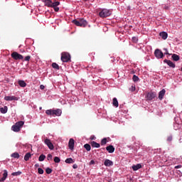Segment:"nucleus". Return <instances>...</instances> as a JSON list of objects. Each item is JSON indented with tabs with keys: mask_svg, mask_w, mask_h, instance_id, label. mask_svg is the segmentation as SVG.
<instances>
[{
	"mask_svg": "<svg viewBox=\"0 0 182 182\" xmlns=\"http://www.w3.org/2000/svg\"><path fill=\"white\" fill-rule=\"evenodd\" d=\"M164 9H168V6H164Z\"/></svg>",
	"mask_w": 182,
	"mask_h": 182,
	"instance_id": "3c124183",
	"label": "nucleus"
},
{
	"mask_svg": "<svg viewBox=\"0 0 182 182\" xmlns=\"http://www.w3.org/2000/svg\"><path fill=\"white\" fill-rule=\"evenodd\" d=\"M65 163L67 164H73V163H75V160L72 158H68L67 159H65Z\"/></svg>",
	"mask_w": 182,
	"mask_h": 182,
	"instance_id": "5701e85b",
	"label": "nucleus"
},
{
	"mask_svg": "<svg viewBox=\"0 0 182 182\" xmlns=\"http://www.w3.org/2000/svg\"><path fill=\"white\" fill-rule=\"evenodd\" d=\"M146 97V100H153V99H154V97H156V92H149L147 93Z\"/></svg>",
	"mask_w": 182,
	"mask_h": 182,
	"instance_id": "6e6552de",
	"label": "nucleus"
},
{
	"mask_svg": "<svg viewBox=\"0 0 182 182\" xmlns=\"http://www.w3.org/2000/svg\"><path fill=\"white\" fill-rule=\"evenodd\" d=\"M42 2H44L45 6H48V8H50L52 6V0H41Z\"/></svg>",
	"mask_w": 182,
	"mask_h": 182,
	"instance_id": "ddd939ff",
	"label": "nucleus"
},
{
	"mask_svg": "<svg viewBox=\"0 0 182 182\" xmlns=\"http://www.w3.org/2000/svg\"><path fill=\"white\" fill-rule=\"evenodd\" d=\"M30 157H31V153L28 152V153L26 154V155L24 156L25 161H28L29 160Z\"/></svg>",
	"mask_w": 182,
	"mask_h": 182,
	"instance_id": "bb28decb",
	"label": "nucleus"
},
{
	"mask_svg": "<svg viewBox=\"0 0 182 182\" xmlns=\"http://www.w3.org/2000/svg\"><path fill=\"white\" fill-rule=\"evenodd\" d=\"M45 144H46V146H48V149H50V150H53L54 146H53V144H52V142L50 141V139H46L44 141Z\"/></svg>",
	"mask_w": 182,
	"mask_h": 182,
	"instance_id": "1a4fd4ad",
	"label": "nucleus"
},
{
	"mask_svg": "<svg viewBox=\"0 0 182 182\" xmlns=\"http://www.w3.org/2000/svg\"><path fill=\"white\" fill-rule=\"evenodd\" d=\"M73 23L76 26H80L81 28H86L87 26V21L85 18L75 19L73 21Z\"/></svg>",
	"mask_w": 182,
	"mask_h": 182,
	"instance_id": "f257e3e1",
	"label": "nucleus"
},
{
	"mask_svg": "<svg viewBox=\"0 0 182 182\" xmlns=\"http://www.w3.org/2000/svg\"><path fill=\"white\" fill-rule=\"evenodd\" d=\"M106 150L108 151V153H114V146L109 145L106 147Z\"/></svg>",
	"mask_w": 182,
	"mask_h": 182,
	"instance_id": "2eb2a0df",
	"label": "nucleus"
},
{
	"mask_svg": "<svg viewBox=\"0 0 182 182\" xmlns=\"http://www.w3.org/2000/svg\"><path fill=\"white\" fill-rule=\"evenodd\" d=\"M40 89H41V90H43V89H45V86L43 85H40Z\"/></svg>",
	"mask_w": 182,
	"mask_h": 182,
	"instance_id": "49530a36",
	"label": "nucleus"
},
{
	"mask_svg": "<svg viewBox=\"0 0 182 182\" xmlns=\"http://www.w3.org/2000/svg\"><path fill=\"white\" fill-rule=\"evenodd\" d=\"M11 156V157H13V159H19L20 157L19 154L18 152H14Z\"/></svg>",
	"mask_w": 182,
	"mask_h": 182,
	"instance_id": "a878e982",
	"label": "nucleus"
},
{
	"mask_svg": "<svg viewBox=\"0 0 182 182\" xmlns=\"http://www.w3.org/2000/svg\"><path fill=\"white\" fill-rule=\"evenodd\" d=\"M154 55L157 59H162V58H164V54L159 49L155 50Z\"/></svg>",
	"mask_w": 182,
	"mask_h": 182,
	"instance_id": "0eeeda50",
	"label": "nucleus"
},
{
	"mask_svg": "<svg viewBox=\"0 0 182 182\" xmlns=\"http://www.w3.org/2000/svg\"><path fill=\"white\" fill-rule=\"evenodd\" d=\"M171 140H173V136H168L167 141H171Z\"/></svg>",
	"mask_w": 182,
	"mask_h": 182,
	"instance_id": "79ce46f5",
	"label": "nucleus"
},
{
	"mask_svg": "<svg viewBox=\"0 0 182 182\" xmlns=\"http://www.w3.org/2000/svg\"><path fill=\"white\" fill-rule=\"evenodd\" d=\"M175 168H181V165L176 166Z\"/></svg>",
	"mask_w": 182,
	"mask_h": 182,
	"instance_id": "de8ad7c7",
	"label": "nucleus"
},
{
	"mask_svg": "<svg viewBox=\"0 0 182 182\" xmlns=\"http://www.w3.org/2000/svg\"><path fill=\"white\" fill-rule=\"evenodd\" d=\"M172 59L175 62H178V60H180V56H178V55H177V54H173Z\"/></svg>",
	"mask_w": 182,
	"mask_h": 182,
	"instance_id": "4be33fe9",
	"label": "nucleus"
},
{
	"mask_svg": "<svg viewBox=\"0 0 182 182\" xmlns=\"http://www.w3.org/2000/svg\"><path fill=\"white\" fill-rule=\"evenodd\" d=\"M22 174L21 171H17V172H14L11 173V176H21Z\"/></svg>",
	"mask_w": 182,
	"mask_h": 182,
	"instance_id": "72a5a7b5",
	"label": "nucleus"
},
{
	"mask_svg": "<svg viewBox=\"0 0 182 182\" xmlns=\"http://www.w3.org/2000/svg\"><path fill=\"white\" fill-rule=\"evenodd\" d=\"M52 67L53 68V69H57V70H59V65H58V63H53Z\"/></svg>",
	"mask_w": 182,
	"mask_h": 182,
	"instance_id": "c756f323",
	"label": "nucleus"
},
{
	"mask_svg": "<svg viewBox=\"0 0 182 182\" xmlns=\"http://www.w3.org/2000/svg\"><path fill=\"white\" fill-rule=\"evenodd\" d=\"M112 105L114 107H119V102L117 101V98H113Z\"/></svg>",
	"mask_w": 182,
	"mask_h": 182,
	"instance_id": "412c9836",
	"label": "nucleus"
},
{
	"mask_svg": "<svg viewBox=\"0 0 182 182\" xmlns=\"http://www.w3.org/2000/svg\"><path fill=\"white\" fill-rule=\"evenodd\" d=\"M18 85L21 87H26V82L23 80H18Z\"/></svg>",
	"mask_w": 182,
	"mask_h": 182,
	"instance_id": "b1692460",
	"label": "nucleus"
},
{
	"mask_svg": "<svg viewBox=\"0 0 182 182\" xmlns=\"http://www.w3.org/2000/svg\"><path fill=\"white\" fill-rule=\"evenodd\" d=\"M107 143V139L104 138L101 141V146H105V144H106Z\"/></svg>",
	"mask_w": 182,
	"mask_h": 182,
	"instance_id": "2f4dec72",
	"label": "nucleus"
},
{
	"mask_svg": "<svg viewBox=\"0 0 182 182\" xmlns=\"http://www.w3.org/2000/svg\"><path fill=\"white\" fill-rule=\"evenodd\" d=\"M90 144L92 146V147H95L96 149H99V147H100V144H99L95 141H91Z\"/></svg>",
	"mask_w": 182,
	"mask_h": 182,
	"instance_id": "6ab92c4d",
	"label": "nucleus"
},
{
	"mask_svg": "<svg viewBox=\"0 0 182 182\" xmlns=\"http://www.w3.org/2000/svg\"><path fill=\"white\" fill-rule=\"evenodd\" d=\"M95 164V161H93V160H91L90 161V166H92V165H93V164Z\"/></svg>",
	"mask_w": 182,
	"mask_h": 182,
	"instance_id": "a18cd8bd",
	"label": "nucleus"
},
{
	"mask_svg": "<svg viewBox=\"0 0 182 182\" xmlns=\"http://www.w3.org/2000/svg\"><path fill=\"white\" fill-rule=\"evenodd\" d=\"M38 174H43L44 173L43 169H42V168H38Z\"/></svg>",
	"mask_w": 182,
	"mask_h": 182,
	"instance_id": "58836bf2",
	"label": "nucleus"
},
{
	"mask_svg": "<svg viewBox=\"0 0 182 182\" xmlns=\"http://www.w3.org/2000/svg\"><path fill=\"white\" fill-rule=\"evenodd\" d=\"M104 165L106 167H110L111 166H113V161H110L109 159H106L104 162Z\"/></svg>",
	"mask_w": 182,
	"mask_h": 182,
	"instance_id": "4468645a",
	"label": "nucleus"
},
{
	"mask_svg": "<svg viewBox=\"0 0 182 182\" xmlns=\"http://www.w3.org/2000/svg\"><path fill=\"white\" fill-rule=\"evenodd\" d=\"M169 61H170V60H164V63H166V64H168Z\"/></svg>",
	"mask_w": 182,
	"mask_h": 182,
	"instance_id": "09e8293b",
	"label": "nucleus"
},
{
	"mask_svg": "<svg viewBox=\"0 0 182 182\" xmlns=\"http://www.w3.org/2000/svg\"><path fill=\"white\" fill-rule=\"evenodd\" d=\"M61 60L62 62H69L70 60V54L68 53H62Z\"/></svg>",
	"mask_w": 182,
	"mask_h": 182,
	"instance_id": "423d86ee",
	"label": "nucleus"
},
{
	"mask_svg": "<svg viewBox=\"0 0 182 182\" xmlns=\"http://www.w3.org/2000/svg\"><path fill=\"white\" fill-rule=\"evenodd\" d=\"M6 177H8V171L5 170L3 173V177L0 179V181H5V180H6Z\"/></svg>",
	"mask_w": 182,
	"mask_h": 182,
	"instance_id": "aec40b11",
	"label": "nucleus"
},
{
	"mask_svg": "<svg viewBox=\"0 0 182 182\" xmlns=\"http://www.w3.org/2000/svg\"><path fill=\"white\" fill-rule=\"evenodd\" d=\"M73 168H77V164H74V165L73 166Z\"/></svg>",
	"mask_w": 182,
	"mask_h": 182,
	"instance_id": "8fccbe9b",
	"label": "nucleus"
},
{
	"mask_svg": "<svg viewBox=\"0 0 182 182\" xmlns=\"http://www.w3.org/2000/svg\"><path fill=\"white\" fill-rule=\"evenodd\" d=\"M110 15H112V10L107 9H103L99 13V16H100V18H107V16H110Z\"/></svg>",
	"mask_w": 182,
	"mask_h": 182,
	"instance_id": "20e7f679",
	"label": "nucleus"
},
{
	"mask_svg": "<svg viewBox=\"0 0 182 182\" xmlns=\"http://www.w3.org/2000/svg\"><path fill=\"white\" fill-rule=\"evenodd\" d=\"M53 157V156H52V154H48V156H47V160H48V161H52Z\"/></svg>",
	"mask_w": 182,
	"mask_h": 182,
	"instance_id": "c9c22d12",
	"label": "nucleus"
},
{
	"mask_svg": "<svg viewBox=\"0 0 182 182\" xmlns=\"http://www.w3.org/2000/svg\"><path fill=\"white\" fill-rule=\"evenodd\" d=\"M85 1H87V0H85Z\"/></svg>",
	"mask_w": 182,
	"mask_h": 182,
	"instance_id": "864d4df0",
	"label": "nucleus"
},
{
	"mask_svg": "<svg viewBox=\"0 0 182 182\" xmlns=\"http://www.w3.org/2000/svg\"><path fill=\"white\" fill-rule=\"evenodd\" d=\"M84 147H85V150H87V151H90L91 149H92V147L90 146V144H85L84 145Z\"/></svg>",
	"mask_w": 182,
	"mask_h": 182,
	"instance_id": "cd10ccee",
	"label": "nucleus"
},
{
	"mask_svg": "<svg viewBox=\"0 0 182 182\" xmlns=\"http://www.w3.org/2000/svg\"><path fill=\"white\" fill-rule=\"evenodd\" d=\"M168 63H167L168 66L170 68H176V64H174L171 60L168 61Z\"/></svg>",
	"mask_w": 182,
	"mask_h": 182,
	"instance_id": "c85d7f7f",
	"label": "nucleus"
},
{
	"mask_svg": "<svg viewBox=\"0 0 182 182\" xmlns=\"http://www.w3.org/2000/svg\"><path fill=\"white\" fill-rule=\"evenodd\" d=\"M132 80L133 82H139V77L136 75H134L132 77Z\"/></svg>",
	"mask_w": 182,
	"mask_h": 182,
	"instance_id": "473e14b6",
	"label": "nucleus"
},
{
	"mask_svg": "<svg viewBox=\"0 0 182 182\" xmlns=\"http://www.w3.org/2000/svg\"><path fill=\"white\" fill-rule=\"evenodd\" d=\"M159 36H161V38L162 39H164V41H166V39H167V38L168 37V34H167L166 32H161L159 33Z\"/></svg>",
	"mask_w": 182,
	"mask_h": 182,
	"instance_id": "dca6fc26",
	"label": "nucleus"
},
{
	"mask_svg": "<svg viewBox=\"0 0 182 182\" xmlns=\"http://www.w3.org/2000/svg\"><path fill=\"white\" fill-rule=\"evenodd\" d=\"M11 56L14 60H22L23 55L19 54L18 52L14 51L11 54Z\"/></svg>",
	"mask_w": 182,
	"mask_h": 182,
	"instance_id": "39448f33",
	"label": "nucleus"
},
{
	"mask_svg": "<svg viewBox=\"0 0 182 182\" xmlns=\"http://www.w3.org/2000/svg\"><path fill=\"white\" fill-rule=\"evenodd\" d=\"M164 50L165 51L164 55H169L168 50H167V48H164Z\"/></svg>",
	"mask_w": 182,
	"mask_h": 182,
	"instance_id": "37998d69",
	"label": "nucleus"
},
{
	"mask_svg": "<svg viewBox=\"0 0 182 182\" xmlns=\"http://www.w3.org/2000/svg\"><path fill=\"white\" fill-rule=\"evenodd\" d=\"M129 90H131V92H134V90H136V87L132 85V87L129 88Z\"/></svg>",
	"mask_w": 182,
	"mask_h": 182,
	"instance_id": "a19ab883",
	"label": "nucleus"
},
{
	"mask_svg": "<svg viewBox=\"0 0 182 182\" xmlns=\"http://www.w3.org/2000/svg\"><path fill=\"white\" fill-rule=\"evenodd\" d=\"M139 168H141V164H137L136 165L132 166V170L134 171H137V170H139Z\"/></svg>",
	"mask_w": 182,
	"mask_h": 182,
	"instance_id": "a211bd4d",
	"label": "nucleus"
},
{
	"mask_svg": "<svg viewBox=\"0 0 182 182\" xmlns=\"http://www.w3.org/2000/svg\"><path fill=\"white\" fill-rule=\"evenodd\" d=\"M35 167H39V164H36Z\"/></svg>",
	"mask_w": 182,
	"mask_h": 182,
	"instance_id": "603ef678",
	"label": "nucleus"
},
{
	"mask_svg": "<svg viewBox=\"0 0 182 182\" xmlns=\"http://www.w3.org/2000/svg\"><path fill=\"white\" fill-rule=\"evenodd\" d=\"M164 95H166V90L163 89L159 93V100H163V98L164 97Z\"/></svg>",
	"mask_w": 182,
	"mask_h": 182,
	"instance_id": "f8f14e48",
	"label": "nucleus"
},
{
	"mask_svg": "<svg viewBox=\"0 0 182 182\" xmlns=\"http://www.w3.org/2000/svg\"><path fill=\"white\" fill-rule=\"evenodd\" d=\"M24 60H26V62H29V60H31V55L26 56Z\"/></svg>",
	"mask_w": 182,
	"mask_h": 182,
	"instance_id": "4c0bfd02",
	"label": "nucleus"
},
{
	"mask_svg": "<svg viewBox=\"0 0 182 182\" xmlns=\"http://www.w3.org/2000/svg\"><path fill=\"white\" fill-rule=\"evenodd\" d=\"M68 147L70 150H73V149H75V140L73 139H70Z\"/></svg>",
	"mask_w": 182,
	"mask_h": 182,
	"instance_id": "9b49d317",
	"label": "nucleus"
},
{
	"mask_svg": "<svg viewBox=\"0 0 182 182\" xmlns=\"http://www.w3.org/2000/svg\"><path fill=\"white\" fill-rule=\"evenodd\" d=\"M4 100L6 102H12V100H18V98L15 96H6L4 97Z\"/></svg>",
	"mask_w": 182,
	"mask_h": 182,
	"instance_id": "9d476101",
	"label": "nucleus"
},
{
	"mask_svg": "<svg viewBox=\"0 0 182 182\" xmlns=\"http://www.w3.org/2000/svg\"><path fill=\"white\" fill-rule=\"evenodd\" d=\"M46 114L48 116H60L62 114V109H47L46 111Z\"/></svg>",
	"mask_w": 182,
	"mask_h": 182,
	"instance_id": "f03ea898",
	"label": "nucleus"
},
{
	"mask_svg": "<svg viewBox=\"0 0 182 182\" xmlns=\"http://www.w3.org/2000/svg\"><path fill=\"white\" fill-rule=\"evenodd\" d=\"M55 12H59V7H54Z\"/></svg>",
	"mask_w": 182,
	"mask_h": 182,
	"instance_id": "c03bdc74",
	"label": "nucleus"
},
{
	"mask_svg": "<svg viewBox=\"0 0 182 182\" xmlns=\"http://www.w3.org/2000/svg\"><path fill=\"white\" fill-rule=\"evenodd\" d=\"M46 173L47 174H50V173H52V168H47L46 169Z\"/></svg>",
	"mask_w": 182,
	"mask_h": 182,
	"instance_id": "e433bc0d",
	"label": "nucleus"
},
{
	"mask_svg": "<svg viewBox=\"0 0 182 182\" xmlns=\"http://www.w3.org/2000/svg\"><path fill=\"white\" fill-rule=\"evenodd\" d=\"M25 124L23 121L17 122L14 125L12 126L11 129L13 132H21V128Z\"/></svg>",
	"mask_w": 182,
	"mask_h": 182,
	"instance_id": "7ed1b4c3",
	"label": "nucleus"
},
{
	"mask_svg": "<svg viewBox=\"0 0 182 182\" xmlns=\"http://www.w3.org/2000/svg\"><path fill=\"white\" fill-rule=\"evenodd\" d=\"M46 159V156L41 154L38 158V161H43Z\"/></svg>",
	"mask_w": 182,
	"mask_h": 182,
	"instance_id": "7c9ffc66",
	"label": "nucleus"
},
{
	"mask_svg": "<svg viewBox=\"0 0 182 182\" xmlns=\"http://www.w3.org/2000/svg\"><path fill=\"white\" fill-rule=\"evenodd\" d=\"M54 161L55 163H60V157H58V156H55L54 157Z\"/></svg>",
	"mask_w": 182,
	"mask_h": 182,
	"instance_id": "f704fd0d",
	"label": "nucleus"
},
{
	"mask_svg": "<svg viewBox=\"0 0 182 182\" xmlns=\"http://www.w3.org/2000/svg\"><path fill=\"white\" fill-rule=\"evenodd\" d=\"M59 5H60V2L59 1H51V6L50 8H55L56 6H59Z\"/></svg>",
	"mask_w": 182,
	"mask_h": 182,
	"instance_id": "f3484780",
	"label": "nucleus"
},
{
	"mask_svg": "<svg viewBox=\"0 0 182 182\" xmlns=\"http://www.w3.org/2000/svg\"><path fill=\"white\" fill-rule=\"evenodd\" d=\"M0 112L1 113H3L4 114H5V113L8 112V107L5 106L4 107L0 108Z\"/></svg>",
	"mask_w": 182,
	"mask_h": 182,
	"instance_id": "393cba45",
	"label": "nucleus"
},
{
	"mask_svg": "<svg viewBox=\"0 0 182 182\" xmlns=\"http://www.w3.org/2000/svg\"><path fill=\"white\" fill-rule=\"evenodd\" d=\"M137 41H139L137 37H132V41L134 42V43H137Z\"/></svg>",
	"mask_w": 182,
	"mask_h": 182,
	"instance_id": "ea45409f",
	"label": "nucleus"
}]
</instances>
